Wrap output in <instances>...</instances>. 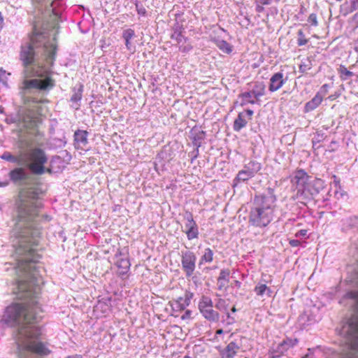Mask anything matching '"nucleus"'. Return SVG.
<instances>
[{
  "label": "nucleus",
  "instance_id": "obj_41",
  "mask_svg": "<svg viewBox=\"0 0 358 358\" xmlns=\"http://www.w3.org/2000/svg\"><path fill=\"white\" fill-rule=\"evenodd\" d=\"M66 358H83L80 355H75L73 356H68Z\"/></svg>",
  "mask_w": 358,
  "mask_h": 358
},
{
  "label": "nucleus",
  "instance_id": "obj_7",
  "mask_svg": "<svg viewBox=\"0 0 358 358\" xmlns=\"http://www.w3.org/2000/svg\"><path fill=\"white\" fill-rule=\"evenodd\" d=\"M33 4L38 10H45L48 12L51 11L52 15H50L52 22L48 26L50 29H57L59 28V15L52 8L57 0H31Z\"/></svg>",
  "mask_w": 358,
  "mask_h": 358
},
{
  "label": "nucleus",
  "instance_id": "obj_20",
  "mask_svg": "<svg viewBox=\"0 0 358 358\" xmlns=\"http://www.w3.org/2000/svg\"><path fill=\"white\" fill-rule=\"evenodd\" d=\"M135 31L132 29H127L122 32V38L125 41L127 49L131 53L135 52L136 46L131 43V40L135 37Z\"/></svg>",
  "mask_w": 358,
  "mask_h": 358
},
{
  "label": "nucleus",
  "instance_id": "obj_47",
  "mask_svg": "<svg viewBox=\"0 0 358 358\" xmlns=\"http://www.w3.org/2000/svg\"><path fill=\"white\" fill-rule=\"evenodd\" d=\"M297 342H298L297 339H295V340H294V342L293 343V344H295V343H296Z\"/></svg>",
  "mask_w": 358,
  "mask_h": 358
},
{
  "label": "nucleus",
  "instance_id": "obj_10",
  "mask_svg": "<svg viewBox=\"0 0 358 358\" xmlns=\"http://www.w3.org/2000/svg\"><path fill=\"white\" fill-rule=\"evenodd\" d=\"M57 44L56 37L54 36L52 42H47L43 45V57L46 64L52 66L55 60Z\"/></svg>",
  "mask_w": 358,
  "mask_h": 358
},
{
  "label": "nucleus",
  "instance_id": "obj_6",
  "mask_svg": "<svg viewBox=\"0 0 358 358\" xmlns=\"http://www.w3.org/2000/svg\"><path fill=\"white\" fill-rule=\"evenodd\" d=\"M46 99H37L36 98L27 97L24 103H33L36 105L27 108L21 115V120L24 127L27 129H35L43 122L45 115L43 114V107L38 104L48 103Z\"/></svg>",
  "mask_w": 358,
  "mask_h": 358
},
{
  "label": "nucleus",
  "instance_id": "obj_42",
  "mask_svg": "<svg viewBox=\"0 0 358 358\" xmlns=\"http://www.w3.org/2000/svg\"><path fill=\"white\" fill-rule=\"evenodd\" d=\"M352 6L356 8H358V0H355L352 3Z\"/></svg>",
  "mask_w": 358,
  "mask_h": 358
},
{
  "label": "nucleus",
  "instance_id": "obj_48",
  "mask_svg": "<svg viewBox=\"0 0 358 358\" xmlns=\"http://www.w3.org/2000/svg\"><path fill=\"white\" fill-rule=\"evenodd\" d=\"M356 44L358 45V38L356 41Z\"/></svg>",
  "mask_w": 358,
  "mask_h": 358
},
{
  "label": "nucleus",
  "instance_id": "obj_37",
  "mask_svg": "<svg viewBox=\"0 0 358 358\" xmlns=\"http://www.w3.org/2000/svg\"><path fill=\"white\" fill-rule=\"evenodd\" d=\"M329 85L327 84H324L322 86L321 91L323 92V96L327 93Z\"/></svg>",
  "mask_w": 358,
  "mask_h": 358
},
{
  "label": "nucleus",
  "instance_id": "obj_30",
  "mask_svg": "<svg viewBox=\"0 0 358 358\" xmlns=\"http://www.w3.org/2000/svg\"><path fill=\"white\" fill-rule=\"evenodd\" d=\"M298 39H297V44L299 46H302L308 43V39L306 38V36L303 33V31L300 29L298 31Z\"/></svg>",
  "mask_w": 358,
  "mask_h": 358
},
{
  "label": "nucleus",
  "instance_id": "obj_18",
  "mask_svg": "<svg viewBox=\"0 0 358 358\" xmlns=\"http://www.w3.org/2000/svg\"><path fill=\"white\" fill-rule=\"evenodd\" d=\"M193 297V294L189 291H185L183 296H179L173 301V305L180 310H185L187 307Z\"/></svg>",
  "mask_w": 358,
  "mask_h": 358
},
{
  "label": "nucleus",
  "instance_id": "obj_29",
  "mask_svg": "<svg viewBox=\"0 0 358 358\" xmlns=\"http://www.w3.org/2000/svg\"><path fill=\"white\" fill-rule=\"evenodd\" d=\"M218 48L224 52L229 54L232 52L233 47L225 41H220L217 43Z\"/></svg>",
  "mask_w": 358,
  "mask_h": 358
},
{
  "label": "nucleus",
  "instance_id": "obj_24",
  "mask_svg": "<svg viewBox=\"0 0 358 358\" xmlns=\"http://www.w3.org/2000/svg\"><path fill=\"white\" fill-rule=\"evenodd\" d=\"M10 179L17 182L25 178V172L22 168H15L9 173Z\"/></svg>",
  "mask_w": 358,
  "mask_h": 358
},
{
  "label": "nucleus",
  "instance_id": "obj_15",
  "mask_svg": "<svg viewBox=\"0 0 358 358\" xmlns=\"http://www.w3.org/2000/svg\"><path fill=\"white\" fill-rule=\"evenodd\" d=\"M240 348V345L236 341H231L224 348L219 350L220 358H234Z\"/></svg>",
  "mask_w": 358,
  "mask_h": 358
},
{
  "label": "nucleus",
  "instance_id": "obj_23",
  "mask_svg": "<svg viewBox=\"0 0 358 358\" xmlns=\"http://www.w3.org/2000/svg\"><path fill=\"white\" fill-rule=\"evenodd\" d=\"M255 175V172H246L241 170L238 171L237 176H236L234 182V185H237L238 182H245L253 178Z\"/></svg>",
  "mask_w": 358,
  "mask_h": 358
},
{
  "label": "nucleus",
  "instance_id": "obj_44",
  "mask_svg": "<svg viewBox=\"0 0 358 358\" xmlns=\"http://www.w3.org/2000/svg\"><path fill=\"white\" fill-rule=\"evenodd\" d=\"M45 172H47V173H51V169H45V172H44V173H45Z\"/></svg>",
  "mask_w": 358,
  "mask_h": 358
},
{
  "label": "nucleus",
  "instance_id": "obj_36",
  "mask_svg": "<svg viewBox=\"0 0 358 358\" xmlns=\"http://www.w3.org/2000/svg\"><path fill=\"white\" fill-rule=\"evenodd\" d=\"M307 230L306 229H301L300 231H299L296 234V236L298 237V236H306L307 234Z\"/></svg>",
  "mask_w": 358,
  "mask_h": 358
},
{
  "label": "nucleus",
  "instance_id": "obj_32",
  "mask_svg": "<svg viewBox=\"0 0 358 358\" xmlns=\"http://www.w3.org/2000/svg\"><path fill=\"white\" fill-rule=\"evenodd\" d=\"M308 22L314 27L317 26L318 22L317 15L315 13H311L308 18Z\"/></svg>",
  "mask_w": 358,
  "mask_h": 358
},
{
  "label": "nucleus",
  "instance_id": "obj_25",
  "mask_svg": "<svg viewBox=\"0 0 358 358\" xmlns=\"http://www.w3.org/2000/svg\"><path fill=\"white\" fill-rule=\"evenodd\" d=\"M242 99L241 105H246L248 103L255 104L258 99L254 97L253 93L250 92H245L241 94Z\"/></svg>",
  "mask_w": 358,
  "mask_h": 358
},
{
  "label": "nucleus",
  "instance_id": "obj_9",
  "mask_svg": "<svg viewBox=\"0 0 358 358\" xmlns=\"http://www.w3.org/2000/svg\"><path fill=\"white\" fill-rule=\"evenodd\" d=\"M196 257L191 251H185L181 255L182 268L187 277L193 275L196 268Z\"/></svg>",
  "mask_w": 358,
  "mask_h": 358
},
{
  "label": "nucleus",
  "instance_id": "obj_4",
  "mask_svg": "<svg viewBox=\"0 0 358 358\" xmlns=\"http://www.w3.org/2000/svg\"><path fill=\"white\" fill-rule=\"evenodd\" d=\"M1 158L7 162L22 164L35 175L44 173L45 165L48 160L45 152L36 147L26 151H20L17 156H14L10 152H4Z\"/></svg>",
  "mask_w": 358,
  "mask_h": 358
},
{
  "label": "nucleus",
  "instance_id": "obj_12",
  "mask_svg": "<svg viewBox=\"0 0 358 358\" xmlns=\"http://www.w3.org/2000/svg\"><path fill=\"white\" fill-rule=\"evenodd\" d=\"M309 178L307 173L302 169L297 170L295 172L292 182L296 184V188L298 189L297 194H299L300 192H303L306 185L308 183Z\"/></svg>",
  "mask_w": 358,
  "mask_h": 358
},
{
  "label": "nucleus",
  "instance_id": "obj_28",
  "mask_svg": "<svg viewBox=\"0 0 358 358\" xmlns=\"http://www.w3.org/2000/svg\"><path fill=\"white\" fill-rule=\"evenodd\" d=\"M340 78L343 80H345L353 76V73L347 69L345 66L341 65L338 69Z\"/></svg>",
  "mask_w": 358,
  "mask_h": 358
},
{
  "label": "nucleus",
  "instance_id": "obj_14",
  "mask_svg": "<svg viewBox=\"0 0 358 358\" xmlns=\"http://www.w3.org/2000/svg\"><path fill=\"white\" fill-rule=\"evenodd\" d=\"M286 83L284 75L282 72L275 73L270 78L268 90L271 92H274L280 90Z\"/></svg>",
  "mask_w": 358,
  "mask_h": 358
},
{
  "label": "nucleus",
  "instance_id": "obj_8",
  "mask_svg": "<svg viewBox=\"0 0 358 358\" xmlns=\"http://www.w3.org/2000/svg\"><path fill=\"white\" fill-rule=\"evenodd\" d=\"M199 309L203 316L211 322H217L219 313L213 310L212 299L207 296H202L199 302Z\"/></svg>",
  "mask_w": 358,
  "mask_h": 358
},
{
  "label": "nucleus",
  "instance_id": "obj_2",
  "mask_svg": "<svg viewBox=\"0 0 358 358\" xmlns=\"http://www.w3.org/2000/svg\"><path fill=\"white\" fill-rule=\"evenodd\" d=\"M44 38L43 34L33 33L30 36V43L21 47L20 59L24 67L23 73L25 79L22 83V90L26 92L29 90L39 91H49L55 85V80L50 76V72L43 70L42 66L33 67L31 65L34 62V47L36 43Z\"/></svg>",
  "mask_w": 358,
  "mask_h": 358
},
{
  "label": "nucleus",
  "instance_id": "obj_19",
  "mask_svg": "<svg viewBox=\"0 0 358 358\" xmlns=\"http://www.w3.org/2000/svg\"><path fill=\"white\" fill-rule=\"evenodd\" d=\"M229 269H222L220 271V275L217 280V289L220 291H226L229 282Z\"/></svg>",
  "mask_w": 358,
  "mask_h": 358
},
{
  "label": "nucleus",
  "instance_id": "obj_38",
  "mask_svg": "<svg viewBox=\"0 0 358 358\" xmlns=\"http://www.w3.org/2000/svg\"><path fill=\"white\" fill-rule=\"evenodd\" d=\"M224 333V331L220 329H217L215 332V334L214 336V340L215 341H218V338H217V336L218 335H220V334H222Z\"/></svg>",
  "mask_w": 358,
  "mask_h": 358
},
{
  "label": "nucleus",
  "instance_id": "obj_11",
  "mask_svg": "<svg viewBox=\"0 0 358 358\" xmlns=\"http://www.w3.org/2000/svg\"><path fill=\"white\" fill-rule=\"evenodd\" d=\"M186 222L185 224V232L189 240L196 238L199 236L198 227L196 222L194 220L193 215L187 211L185 215Z\"/></svg>",
  "mask_w": 358,
  "mask_h": 358
},
{
  "label": "nucleus",
  "instance_id": "obj_27",
  "mask_svg": "<svg viewBox=\"0 0 358 358\" xmlns=\"http://www.w3.org/2000/svg\"><path fill=\"white\" fill-rule=\"evenodd\" d=\"M213 251L209 248H206L201 257L200 263H211L213 261Z\"/></svg>",
  "mask_w": 358,
  "mask_h": 358
},
{
  "label": "nucleus",
  "instance_id": "obj_17",
  "mask_svg": "<svg viewBox=\"0 0 358 358\" xmlns=\"http://www.w3.org/2000/svg\"><path fill=\"white\" fill-rule=\"evenodd\" d=\"M88 133L85 130H77L74 134V145L76 149L85 150L88 143Z\"/></svg>",
  "mask_w": 358,
  "mask_h": 358
},
{
  "label": "nucleus",
  "instance_id": "obj_13",
  "mask_svg": "<svg viewBox=\"0 0 358 358\" xmlns=\"http://www.w3.org/2000/svg\"><path fill=\"white\" fill-rule=\"evenodd\" d=\"M115 256L117 258L115 262V265L117 268V274L118 276L122 278L127 274L130 269V262L128 257H121V252H118V253H117Z\"/></svg>",
  "mask_w": 358,
  "mask_h": 358
},
{
  "label": "nucleus",
  "instance_id": "obj_5",
  "mask_svg": "<svg viewBox=\"0 0 358 358\" xmlns=\"http://www.w3.org/2000/svg\"><path fill=\"white\" fill-rule=\"evenodd\" d=\"M19 335L25 339L22 342V345L26 350L40 356H47L51 353L52 351L48 348V343L32 341V339H38L41 337V331L39 327H32L28 329H22Z\"/></svg>",
  "mask_w": 358,
  "mask_h": 358
},
{
  "label": "nucleus",
  "instance_id": "obj_40",
  "mask_svg": "<svg viewBox=\"0 0 358 358\" xmlns=\"http://www.w3.org/2000/svg\"><path fill=\"white\" fill-rule=\"evenodd\" d=\"M258 1L262 5H268L271 3V0H258Z\"/></svg>",
  "mask_w": 358,
  "mask_h": 358
},
{
  "label": "nucleus",
  "instance_id": "obj_46",
  "mask_svg": "<svg viewBox=\"0 0 358 358\" xmlns=\"http://www.w3.org/2000/svg\"><path fill=\"white\" fill-rule=\"evenodd\" d=\"M231 311L232 312H236V309L235 307H233L232 309H231Z\"/></svg>",
  "mask_w": 358,
  "mask_h": 358
},
{
  "label": "nucleus",
  "instance_id": "obj_34",
  "mask_svg": "<svg viewBox=\"0 0 358 358\" xmlns=\"http://www.w3.org/2000/svg\"><path fill=\"white\" fill-rule=\"evenodd\" d=\"M299 71L304 73L308 70L310 69V66H309L308 64H306L305 63H302L299 65Z\"/></svg>",
  "mask_w": 358,
  "mask_h": 358
},
{
  "label": "nucleus",
  "instance_id": "obj_45",
  "mask_svg": "<svg viewBox=\"0 0 358 358\" xmlns=\"http://www.w3.org/2000/svg\"><path fill=\"white\" fill-rule=\"evenodd\" d=\"M329 99L331 100H334L335 98L333 96H329Z\"/></svg>",
  "mask_w": 358,
  "mask_h": 358
},
{
  "label": "nucleus",
  "instance_id": "obj_16",
  "mask_svg": "<svg viewBox=\"0 0 358 358\" xmlns=\"http://www.w3.org/2000/svg\"><path fill=\"white\" fill-rule=\"evenodd\" d=\"M245 115H248L249 119H251L253 115V110L248 109L245 112L238 113L237 118L234 122L233 128L234 131H239L247 125L248 120L245 119Z\"/></svg>",
  "mask_w": 358,
  "mask_h": 358
},
{
  "label": "nucleus",
  "instance_id": "obj_35",
  "mask_svg": "<svg viewBox=\"0 0 358 358\" xmlns=\"http://www.w3.org/2000/svg\"><path fill=\"white\" fill-rule=\"evenodd\" d=\"M289 243L292 247H297L301 244V242L298 240L292 239L289 241Z\"/></svg>",
  "mask_w": 358,
  "mask_h": 358
},
{
  "label": "nucleus",
  "instance_id": "obj_39",
  "mask_svg": "<svg viewBox=\"0 0 358 358\" xmlns=\"http://www.w3.org/2000/svg\"><path fill=\"white\" fill-rule=\"evenodd\" d=\"M243 171H246V172H255V171L253 169H252L249 166H244V169H243ZM257 171H255L256 173Z\"/></svg>",
  "mask_w": 358,
  "mask_h": 358
},
{
  "label": "nucleus",
  "instance_id": "obj_31",
  "mask_svg": "<svg viewBox=\"0 0 358 358\" xmlns=\"http://www.w3.org/2000/svg\"><path fill=\"white\" fill-rule=\"evenodd\" d=\"M348 299L355 300V310L358 313V291H350L346 294Z\"/></svg>",
  "mask_w": 358,
  "mask_h": 358
},
{
  "label": "nucleus",
  "instance_id": "obj_1",
  "mask_svg": "<svg viewBox=\"0 0 358 358\" xmlns=\"http://www.w3.org/2000/svg\"><path fill=\"white\" fill-rule=\"evenodd\" d=\"M19 196L17 215L12 234L17 240L15 250L17 268L24 273L27 279L18 281L17 294L28 301L11 303L6 309L5 318L7 323L20 327V331L30 328L27 326L36 322V310L39 308L38 299L41 287L37 283L35 273L36 264L41 255L36 249L38 242L35 238L40 236L41 229L36 227L35 221L43 206L37 199V194L31 189L20 191Z\"/></svg>",
  "mask_w": 358,
  "mask_h": 358
},
{
  "label": "nucleus",
  "instance_id": "obj_26",
  "mask_svg": "<svg viewBox=\"0 0 358 358\" xmlns=\"http://www.w3.org/2000/svg\"><path fill=\"white\" fill-rule=\"evenodd\" d=\"M254 292L257 296H263L266 292H268L270 296L271 293V289L270 287H267L266 285L262 283H258L254 288Z\"/></svg>",
  "mask_w": 358,
  "mask_h": 358
},
{
  "label": "nucleus",
  "instance_id": "obj_43",
  "mask_svg": "<svg viewBox=\"0 0 358 358\" xmlns=\"http://www.w3.org/2000/svg\"><path fill=\"white\" fill-rule=\"evenodd\" d=\"M5 73V71H3L2 69H0V78L3 76Z\"/></svg>",
  "mask_w": 358,
  "mask_h": 358
},
{
  "label": "nucleus",
  "instance_id": "obj_22",
  "mask_svg": "<svg viewBox=\"0 0 358 358\" xmlns=\"http://www.w3.org/2000/svg\"><path fill=\"white\" fill-rule=\"evenodd\" d=\"M266 86L263 82H255L251 92L253 93L254 97L259 99L265 94Z\"/></svg>",
  "mask_w": 358,
  "mask_h": 358
},
{
  "label": "nucleus",
  "instance_id": "obj_49",
  "mask_svg": "<svg viewBox=\"0 0 358 358\" xmlns=\"http://www.w3.org/2000/svg\"><path fill=\"white\" fill-rule=\"evenodd\" d=\"M356 331L358 332V327L356 328Z\"/></svg>",
  "mask_w": 358,
  "mask_h": 358
},
{
  "label": "nucleus",
  "instance_id": "obj_50",
  "mask_svg": "<svg viewBox=\"0 0 358 358\" xmlns=\"http://www.w3.org/2000/svg\"><path fill=\"white\" fill-rule=\"evenodd\" d=\"M245 358H247V357H245Z\"/></svg>",
  "mask_w": 358,
  "mask_h": 358
},
{
  "label": "nucleus",
  "instance_id": "obj_33",
  "mask_svg": "<svg viewBox=\"0 0 358 358\" xmlns=\"http://www.w3.org/2000/svg\"><path fill=\"white\" fill-rule=\"evenodd\" d=\"M182 320H189L192 319V311L187 310L185 313L181 316Z\"/></svg>",
  "mask_w": 358,
  "mask_h": 358
},
{
  "label": "nucleus",
  "instance_id": "obj_3",
  "mask_svg": "<svg viewBox=\"0 0 358 358\" xmlns=\"http://www.w3.org/2000/svg\"><path fill=\"white\" fill-rule=\"evenodd\" d=\"M275 201L276 197L271 189L266 194L255 195L249 222L254 227H266L273 220Z\"/></svg>",
  "mask_w": 358,
  "mask_h": 358
},
{
  "label": "nucleus",
  "instance_id": "obj_21",
  "mask_svg": "<svg viewBox=\"0 0 358 358\" xmlns=\"http://www.w3.org/2000/svg\"><path fill=\"white\" fill-rule=\"evenodd\" d=\"M323 100V95L320 92H318L315 96L308 102H307L304 107L305 112H310L317 108Z\"/></svg>",
  "mask_w": 358,
  "mask_h": 358
}]
</instances>
